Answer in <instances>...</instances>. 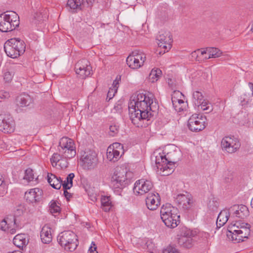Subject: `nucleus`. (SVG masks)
Masks as SVG:
<instances>
[{
    "label": "nucleus",
    "mask_w": 253,
    "mask_h": 253,
    "mask_svg": "<svg viewBox=\"0 0 253 253\" xmlns=\"http://www.w3.org/2000/svg\"><path fill=\"white\" fill-rule=\"evenodd\" d=\"M154 95L150 92L138 93L128 104L129 114L132 123L137 126H142V121H149L153 116L152 112L158 110V105L153 102Z\"/></svg>",
    "instance_id": "1"
},
{
    "label": "nucleus",
    "mask_w": 253,
    "mask_h": 253,
    "mask_svg": "<svg viewBox=\"0 0 253 253\" xmlns=\"http://www.w3.org/2000/svg\"><path fill=\"white\" fill-rule=\"evenodd\" d=\"M0 14V31L7 32L15 30L19 25V17L18 14L13 11Z\"/></svg>",
    "instance_id": "2"
},
{
    "label": "nucleus",
    "mask_w": 253,
    "mask_h": 253,
    "mask_svg": "<svg viewBox=\"0 0 253 253\" xmlns=\"http://www.w3.org/2000/svg\"><path fill=\"white\" fill-rule=\"evenodd\" d=\"M57 241L65 251L69 252L74 251L78 245L77 236L69 230L60 233L57 236Z\"/></svg>",
    "instance_id": "3"
},
{
    "label": "nucleus",
    "mask_w": 253,
    "mask_h": 253,
    "mask_svg": "<svg viewBox=\"0 0 253 253\" xmlns=\"http://www.w3.org/2000/svg\"><path fill=\"white\" fill-rule=\"evenodd\" d=\"M58 149L63 157L67 159H71L76 155V147L74 141L67 137H64L60 139Z\"/></svg>",
    "instance_id": "4"
},
{
    "label": "nucleus",
    "mask_w": 253,
    "mask_h": 253,
    "mask_svg": "<svg viewBox=\"0 0 253 253\" xmlns=\"http://www.w3.org/2000/svg\"><path fill=\"white\" fill-rule=\"evenodd\" d=\"M80 160L82 163V166L83 169L86 170L93 169L98 165L97 154L93 150L84 151L81 156Z\"/></svg>",
    "instance_id": "5"
},
{
    "label": "nucleus",
    "mask_w": 253,
    "mask_h": 253,
    "mask_svg": "<svg viewBox=\"0 0 253 253\" xmlns=\"http://www.w3.org/2000/svg\"><path fill=\"white\" fill-rule=\"evenodd\" d=\"M206 117L203 115L194 114L188 121V127L192 131H200L206 127Z\"/></svg>",
    "instance_id": "6"
},
{
    "label": "nucleus",
    "mask_w": 253,
    "mask_h": 253,
    "mask_svg": "<svg viewBox=\"0 0 253 253\" xmlns=\"http://www.w3.org/2000/svg\"><path fill=\"white\" fill-rule=\"evenodd\" d=\"M240 146L238 139L234 136H225L222 138L221 142L222 150L229 153H234L239 149Z\"/></svg>",
    "instance_id": "7"
},
{
    "label": "nucleus",
    "mask_w": 253,
    "mask_h": 253,
    "mask_svg": "<svg viewBox=\"0 0 253 253\" xmlns=\"http://www.w3.org/2000/svg\"><path fill=\"white\" fill-rule=\"evenodd\" d=\"M153 187V184L151 181L141 179L135 182L133 190L135 195H143L148 193Z\"/></svg>",
    "instance_id": "8"
},
{
    "label": "nucleus",
    "mask_w": 253,
    "mask_h": 253,
    "mask_svg": "<svg viewBox=\"0 0 253 253\" xmlns=\"http://www.w3.org/2000/svg\"><path fill=\"white\" fill-rule=\"evenodd\" d=\"M126 172L116 170L111 177V185L115 189H123L126 184Z\"/></svg>",
    "instance_id": "9"
},
{
    "label": "nucleus",
    "mask_w": 253,
    "mask_h": 253,
    "mask_svg": "<svg viewBox=\"0 0 253 253\" xmlns=\"http://www.w3.org/2000/svg\"><path fill=\"white\" fill-rule=\"evenodd\" d=\"M14 129V123L9 114H0V130L4 133H11Z\"/></svg>",
    "instance_id": "10"
},
{
    "label": "nucleus",
    "mask_w": 253,
    "mask_h": 253,
    "mask_svg": "<svg viewBox=\"0 0 253 253\" xmlns=\"http://www.w3.org/2000/svg\"><path fill=\"white\" fill-rule=\"evenodd\" d=\"M157 40L159 47H162L164 50V53L168 51L171 47L172 42V36L169 32H165L164 33L160 34L157 37Z\"/></svg>",
    "instance_id": "11"
},
{
    "label": "nucleus",
    "mask_w": 253,
    "mask_h": 253,
    "mask_svg": "<svg viewBox=\"0 0 253 253\" xmlns=\"http://www.w3.org/2000/svg\"><path fill=\"white\" fill-rule=\"evenodd\" d=\"M88 61L83 59L78 61L75 65L77 74L82 79H84L90 74L91 67L88 65Z\"/></svg>",
    "instance_id": "12"
},
{
    "label": "nucleus",
    "mask_w": 253,
    "mask_h": 253,
    "mask_svg": "<svg viewBox=\"0 0 253 253\" xmlns=\"http://www.w3.org/2000/svg\"><path fill=\"white\" fill-rule=\"evenodd\" d=\"M95 0H68L67 5L73 11H77L79 10H82L85 5L86 6H91Z\"/></svg>",
    "instance_id": "13"
},
{
    "label": "nucleus",
    "mask_w": 253,
    "mask_h": 253,
    "mask_svg": "<svg viewBox=\"0 0 253 253\" xmlns=\"http://www.w3.org/2000/svg\"><path fill=\"white\" fill-rule=\"evenodd\" d=\"M175 201L184 210H189L192 206L193 201L191 195L185 192V194H179L176 196Z\"/></svg>",
    "instance_id": "14"
},
{
    "label": "nucleus",
    "mask_w": 253,
    "mask_h": 253,
    "mask_svg": "<svg viewBox=\"0 0 253 253\" xmlns=\"http://www.w3.org/2000/svg\"><path fill=\"white\" fill-rule=\"evenodd\" d=\"M145 201L148 209L151 211H154L160 205L161 198L158 193H149Z\"/></svg>",
    "instance_id": "15"
},
{
    "label": "nucleus",
    "mask_w": 253,
    "mask_h": 253,
    "mask_svg": "<svg viewBox=\"0 0 253 253\" xmlns=\"http://www.w3.org/2000/svg\"><path fill=\"white\" fill-rule=\"evenodd\" d=\"M42 190L39 188H34L27 191L25 193V198L27 202L30 203H37L41 199Z\"/></svg>",
    "instance_id": "16"
},
{
    "label": "nucleus",
    "mask_w": 253,
    "mask_h": 253,
    "mask_svg": "<svg viewBox=\"0 0 253 253\" xmlns=\"http://www.w3.org/2000/svg\"><path fill=\"white\" fill-rule=\"evenodd\" d=\"M167 155H164V153H159L155 156V164L158 169L163 170V172L165 171L166 167H168V164L170 165V161L169 160V154Z\"/></svg>",
    "instance_id": "17"
},
{
    "label": "nucleus",
    "mask_w": 253,
    "mask_h": 253,
    "mask_svg": "<svg viewBox=\"0 0 253 253\" xmlns=\"http://www.w3.org/2000/svg\"><path fill=\"white\" fill-rule=\"evenodd\" d=\"M179 218L180 215H178V213H175V216L171 214L161 218L165 224L171 228H174L178 225L180 222Z\"/></svg>",
    "instance_id": "18"
},
{
    "label": "nucleus",
    "mask_w": 253,
    "mask_h": 253,
    "mask_svg": "<svg viewBox=\"0 0 253 253\" xmlns=\"http://www.w3.org/2000/svg\"><path fill=\"white\" fill-rule=\"evenodd\" d=\"M7 44H10L14 50L18 52L20 55L23 54L25 51V42L19 39H11L7 41Z\"/></svg>",
    "instance_id": "19"
},
{
    "label": "nucleus",
    "mask_w": 253,
    "mask_h": 253,
    "mask_svg": "<svg viewBox=\"0 0 253 253\" xmlns=\"http://www.w3.org/2000/svg\"><path fill=\"white\" fill-rule=\"evenodd\" d=\"M230 211H234L235 216L241 218H244L249 215L248 208L244 205H234L231 208Z\"/></svg>",
    "instance_id": "20"
},
{
    "label": "nucleus",
    "mask_w": 253,
    "mask_h": 253,
    "mask_svg": "<svg viewBox=\"0 0 253 253\" xmlns=\"http://www.w3.org/2000/svg\"><path fill=\"white\" fill-rule=\"evenodd\" d=\"M13 224L10 225L5 218L3 219L0 222V229L3 231L9 232L11 234H15L16 232L15 228L17 227L16 219L15 218H13Z\"/></svg>",
    "instance_id": "21"
},
{
    "label": "nucleus",
    "mask_w": 253,
    "mask_h": 253,
    "mask_svg": "<svg viewBox=\"0 0 253 253\" xmlns=\"http://www.w3.org/2000/svg\"><path fill=\"white\" fill-rule=\"evenodd\" d=\"M29 239L27 235L24 234H19L14 237L13 243L19 249H23L28 244Z\"/></svg>",
    "instance_id": "22"
},
{
    "label": "nucleus",
    "mask_w": 253,
    "mask_h": 253,
    "mask_svg": "<svg viewBox=\"0 0 253 253\" xmlns=\"http://www.w3.org/2000/svg\"><path fill=\"white\" fill-rule=\"evenodd\" d=\"M32 102V99L30 95L27 94H21L16 98V105L19 107H25L29 106Z\"/></svg>",
    "instance_id": "23"
},
{
    "label": "nucleus",
    "mask_w": 253,
    "mask_h": 253,
    "mask_svg": "<svg viewBox=\"0 0 253 253\" xmlns=\"http://www.w3.org/2000/svg\"><path fill=\"white\" fill-rule=\"evenodd\" d=\"M229 216L230 212L229 210H224L221 211L219 213L217 218V228H219L223 226L228 221Z\"/></svg>",
    "instance_id": "24"
},
{
    "label": "nucleus",
    "mask_w": 253,
    "mask_h": 253,
    "mask_svg": "<svg viewBox=\"0 0 253 253\" xmlns=\"http://www.w3.org/2000/svg\"><path fill=\"white\" fill-rule=\"evenodd\" d=\"M47 181L50 185L54 189H59L62 185L63 181L60 177L51 173L50 175L48 174Z\"/></svg>",
    "instance_id": "25"
},
{
    "label": "nucleus",
    "mask_w": 253,
    "mask_h": 253,
    "mask_svg": "<svg viewBox=\"0 0 253 253\" xmlns=\"http://www.w3.org/2000/svg\"><path fill=\"white\" fill-rule=\"evenodd\" d=\"M178 212V210L177 208L171 206V204L167 203L165 205H163L161 209V218L171 214L175 216V213Z\"/></svg>",
    "instance_id": "26"
},
{
    "label": "nucleus",
    "mask_w": 253,
    "mask_h": 253,
    "mask_svg": "<svg viewBox=\"0 0 253 253\" xmlns=\"http://www.w3.org/2000/svg\"><path fill=\"white\" fill-rule=\"evenodd\" d=\"M51 229L48 226H44L41 232V238L44 244H49L52 240Z\"/></svg>",
    "instance_id": "27"
},
{
    "label": "nucleus",
    "mask_w": 253,
    "mask_h": 253,
    "mask_svg": "<svg viewBox=\"0 0 253 253\" xmlns=\"http://www.w3.org/2000/svg\"><path fill=\"white\" fill-rule=\"evenodd\" d=\"M121 151L119 150L112 149L111 150H108L107 152V159L114 162L117 161L120 158Z\"/></svg>",
    "instance_id": "28"
},
{
    "label": "nucleus",
    "mask_w": 253,
    "mask_h": 253,
    "mask_svg": "<svg viewBox=\"0 0 253 253\" xmlns=\"http://www.w3.org/2000/svg\"><path fill=\"white\" fill-rule=\"evenodd\" d=\"M4 50L7 55L11 58H15L20 56L19 53L14 50L12 46L10 45V44H7V42L4 45Z\"/></svg>",
    "instance_id": "29"
},
{
    "label": "nucleus",
    "mask_w": 253,
    "mask_h": 253,
    "mask_svg": "<svg viewBox=\"0 0 253 253\" xmlns=\"http://www.w3.org/2000/svg\"><path fill=\"white\" fill-rule=\"evenodd\" d=\"M178 244L181 247L185 248H190L193 245L192 238H187V237H180L178 239Z\"/></svg>",
    "instance_id": "30"
},
{
    "label": "nucleus",
    "mask_w": 253,
    "mask_h": 253,
    "mask_svg": "<svg viewBox=\"0 0 253 253\" xmlns=\"http://www.w3.org/2000/svg\"><path fill=\"white\" fill-rule=\"evenodd\" d=\"M208 53L209 56L204 57L205 59L220 57L222 54V52L217 48L208 47Z\"/></svg>",
    "instance_id": "31"
},
{
    "label": "nucleus",
    "mask_w": 253,
    "mask_h": 253,
    "mask_svg": "<svg viewBox=\"0 0 253 253\" xmlns=\"http://www.w3.org/2000/svg\"><path fill=\"white\" fill-rule=\"evenodd\" d=\"M239 228L236 226L235 224L231 223L228 226L227 232V236L229 240L234 239V237L238 233Z\"/></svg>",
    "instance_id": "32"
},
{
    "label": "nucleus",
    "mask_w": 253,
    "mask_h": 253,
    "mask_svg": "<svg viewBox=\"0 0 253 253\" xmlns=\"http://www.w3.org/2000/svg\"><path fill=\"white\" fill-rule=\"evenodd\" d=\"M162 74V71L160 69H153L149 74V80L151 82L154 83L157 81L158 79L161 77Z\"/></svg>",
    "instance_id": "33"
},
{
    "label": "nucleus",
    "mask_w": 253,
    "mask_h": 253,
    "mask_svg": "<svg viewBox=\"0 0 253 253\" xmlns=\"http://www.w3.org/2000/svg\"><path fill=\"white\" fill-rule=\"evenodd\" d=\"M101 206L103 210L105 212L109 211L112 208V203L109 197H103L101 198Z\"/></svg>",
    "instance_id": "34"
},
{
    "label": "nucleus",
    "mask_w": 253,
    "mask_h": 253,
    "mask_svg": "<svg viewBox=\"0 0 253 253\" xmlns=\"http://www.w3.org/2000/svg\"><path fill=\"white\" fill-rule=\"evenodd\" d=\"M204 97L201 92L196 91L193 93V101L195 105L199 107V105L204 102Z\"/></svg>",
    "instance_id": "35"
},
{
    "label": "nucleus",
    "mask_w": 253,
    "mask_h": 253,
    "mask_svg": "<svg viewBox=\"0 0 253 253\" xmlns=\"http://www.w3.org/2000/svg\"><path fill=\"white\" fill-rule=\"evenodd\" d=\"M75 177L73 173H71L68 175L66 180L63 181L62 186L63 189H70L73 186V179Z\"/></svg>",
    "instance_id": "36"
},
{
    "label": "nucleus",
    "mask_w": 253,
    "mask_h": 253,
    "mask_svg": "<svg viewBox=\"0 0 253 253\" xmlns=\"http://www.w3.org/2000/svg\"><path fill=\"white\" fill-rule=\"evenodd\" d=\"M49 210L51 213L54 215V214L59 213L60 212L61 208L55 201L52 200L50 203Z\"/></svg>",
    "instance_id": "37"
},
{
    "label": "nucleus",
    "mask_w": 253,
    "mask_h": 253,
    "mask_svg": "<svg viewBox=\"0 0 253 253\" xmlns=\"http://www.w3.org/2000/svg\"><path fill=\"white\" fill-rule=\"evenodd\" d=\"M248 235H245V233L238 230V233L234 237V239H232L231 240L234 241L235 243H240L244 241V238H248Z\"/></svg>",
    "instance_id": "38"
},
{
    "label": "nucleus",
    "mask_w": 253,
    "mask_h": 253,
    "mask_svg": "<svg viewBox=\"0 0 253 253\" xmlns=\"http://www.w3.org/2000/svg\"><path fill=\"white\" fill-rule=\"evenodd\" d=\"M173 106L176 111L180 112L185 108L186 103L182 99H180V100L177 101V103Z\"/></svg>",
    "instance_id": "39"
},
{
    "label": "nucleus",
    "mask_w": 253,
    "mask_h": 253,
    "mask_svg": "<svg viewBox=\"0 0 253 253\" xmlns=\"http://www.w3.org/2000/svg\"><path fill=\"white\" fill-rule=\"evenodd\" d=\"M35 178L33 169H28L25 171V175L24 179L27 180L28 182L33 181Z\"/></svg>",
    "instance_id": "40"
},
{
    "label": "nucleus",
    "mask_w": 253,
    "mask_h": 253,
    "mask_svg": "<svg viewBox=\"0 0 253 253\" xmlns=\"http://www.w3.org/2000/svg\"><path fill=\"white\" fill-rule=\"evenodd\" d=\"M62 157H63L62 155H61V154L58 153H54L50 158V162L52 166H54V164H55V165H56L57 163L63 161L62 160Z\"/></svg>",
    "instance_id": "41"
},
{
    "label": "nucleus",
    "mask_w": 253,
    "mask_h": 253,
    "mask_svg": "<svg viewBox=\"0 0 253 253\" xmlns=\"http://www.w3.org/2000/svg\"><path fill=\"white\" fill-rule=\"evenodd\" d=\"M119 126L117 124H113L110 126L109 134L111 136H114L119 131Z\"/></svg>",
    "instance_id": "42"
},
{
    "label": "nucleus",
    "mask_w": 253,
    "mask_h": 253,
    "mask_svg": "<svg viewBox=\"0 0 253 253\" xmlns=\"http://www.w3.org/2000/svg\"><path fill=\"white\" fill-rule=\"evenodd\" d=\"M181 96H184L182 93L179 91H174L171 97V101L173 106L175 104L177 101L181 99Z\"/></svg>",
    "instance_id": "43"
},
{
    "label": "nucleus",
    "mask_w": 253,
    "mask_h": 253,
    "mask_svg": "<svg viewBox=\"0 0 253 253\" xmlns=\"http://www.w3.org/2000/svg\"><path fill=\"white\" fill-rule=\"evenodd\" d=\"M199 107H200V109L203 110L207 111L206 113L210 112L212 110V106L211 104L206 101L205 100H204V102L201 103L199 105Z\"/></svg>",
    "instance_id": "44"
},
{
    "label": "nucleus",
    "mask_w": 253,
    "mask_h": 253,
    "mask_svg": "<svg viewBox=\"0 0 253 253\" xmlns=\"http://www.w3.org/2000/svg\"><path fill=\"white\" fill-rule=\"evenodd\" d=\"M163 253H180L174 245H169L165 249Z\"/></svg>",
    "instance_id": "45"
},
{
    "label": "nucleus",
    "mask_w": 253,
    "mask_h": 253,
    "mask_svg": "<svg viewBox=\"0 0 253 253\" xmlns=\"http://www.w3.org/2000/svg\"><path fill=\"white\" fill-rule=\"evenodd\" d=\"M118 87L113 86V87H110L108 90L107 93V98H109V100L112 99L115 95V94L117 91Z\"/></svg>",
    "instance_id": "46"
},
{
    "label": "nucleus",
    "mask_w": 253,
    "mask_h": 253,
    "mask_svg": "<svg viewBox=\"0 0 253 253\" xmlns=\"http://www.w3.org/2000/svg\"><path fill=\"white\" fill-rule=\"evenodd\" d=\"M112 147L109 146L108 148V150H111L112 149H115L119 150L120 151L124 153L123 146L122 144L119 143H114L112 144Z\"/></svg>",
    "instance_id": "47"
},
{
    "label": "nucleus",
    "mask_w": 253,
    "mask_h": 253,
    "mask_svg": "<svg viewBox=\"0 0 253 253\" xmlns=\"http://www.w3.org/2000/svg\"><path fill=\"white\" fill-rule=\"evenodd\" d=\"M200 52V49H198L195 51H193L191 53V56L192 57L194 58L196 61H202V60L204 59V58H202L200 56L199 53Z\"/></svg>",
    "instance_id": "48"
},
{
    "label": "nucleus",
    "mask_w": 253,
    "mask_h": 253,
    "mask_svg": "<svg viewBox=\"0 0 253 253\" xmlns=\"http://www.w3.org/2000/svg\"><path fill=\"white\" fill-rule=\"evenodd\" d=\"M194 236V234L190 230L186 229L182 232L180 237H187V238H192Z\"/></svg>",
    "instance_id": "49"
},
{
    "label": "nucleus",
    "mask_w": 253,
    "mask_h": 253,
    "mask_svg": "<svg viewBox=\"0 0 253 253\" xmlns=\"http://www.w3.org/2000/svg\"><path fill=\"white\" fill-rule=\"evenodd\" d=\"M142 56L138 55L137 57H135L133 60V64H135L134 67H131L132 69H137L141 67V63H140L139 58H141Z\"/></svg>",
    "instance_id": "50"
},
{
    "label": "nucleus",
    "mask_w": 253,
    "mask_h": 253,
    "mask_svg": "<svg viewBox=\"0 0 253 253\" xmlns=\"http://www.w3.org/2000/svg\"><path fill=\"white\" fill-rule=\"evenodd\" d=\"M135 58V56L133 55H129L126 60V63L127 65L131 68V67H134L135 64H133V60H134L133 58Z\"/></svg>",
    "instance_id": "51"
},
{
    "label": "nucleus",
    "mask_w": 253,
    "mask_h": 253,
    "mask_svg": "<svg viewBox=\"0 0 253 253\" xmlns=\"http://www.w3.org/2000/svg\"><path fill=\"white\" fill-rule=\"evenodd\" d=\"M245 225H246V226H245V227L243 228L242 229H240L239 230L241 231V232L245 233V235H249L250 234L251 231V225L249 224H245Z\"/></svg>",
    "instance_id": "52"
},
{
    "label": "nucleus",
    "mask_w": 253,
    "mask_h": 253,
    "mask_svg": "<svg viewBox=\"0 0 253 253\" xmlns=\"http://www.w3.org/2000/svg\"><path fill=\"white\" fill-rule=\"evenodd\" d=\"M12 78H13V75H12V73H11L10 72H6L4 74L3 79H4V80L6 82H10L12 80Z\"/></svg>",
    "instance_id": "53"
},
{
    "label": "nucleus",
    "mask_w": 253,
    "mask_h": 253,
    "mask_svg": "<svg viewBox=\"0 0 253 253\" xmlns=\"http://www.w3.org/2000/svg\"><path fill=\"white\" fill-rule=\"evenodd\" d=\"M97 252V246L94 242H92L90 247H89L87 253H91L92 252Z\"/></svg>",
    "instance_id": "54"
},
{
    "label": "nucleus",
    "mask_w": 253,
    "mask_h": 253,
    "mask_svg": "<svg viewBox=\"0 0 253 253\" xmlns=\"http://www.w3.org/2000/svg\"><path fill=\"white\" fill-rule=\"evenodd\" d=\"M9 96V92L3 90L0 91V97L1 98H8Z\"/></svg>",
    "instance_id": "55"
},
{
    "label": "nucleus",
    "mask_w": 253,
    "mask_h": 253,
    "mask_svg": "<svg viewBox=\"0 0 253 253\" xmlns=\"http://www.w3.org/2000/svg\"><path fill=\"white\" fill-rule=\"evenodd\" d=\"M68 189H64V195L68 200L72 196V194L67 191Z\"/></svg>",
    "instance_id": "56"
},
{
    "label": "nucleus",
    "mask_w": 253,
    "mask_h": 253,
    "mask_svg": "<svg viewBox=\"0 0 253 253\" xmlns=\"http://www.w3.org/2000/svg\"><path fill=\"white\" fill-rule=\"evenodd\" d=\"M175 160V159H173V161H170L171 162L170 163V165L168 164V167H166L165 171L169 169V172L170 173H171V172L173 171V170H172L173 168L172 167H171V166H172V164H174L175 163V162H174Z\"/></svg>",
    "instance_id": "57"
},
{
    "label": "nucleus",
    "mask_w": 253,
    "mask_h": 253,
    "mask_svg": "<svg viewBox=\"0 0 253 253\" xmlns=\"http://www.w3.org/2000/svg\"><path fill=\"white\" fill-rule=\"evenodd\" d=\"M214 204V202L213 201H212V202H211V201L210 202V203L209 204V208L212 211H214L215 210H216L217 208V205L216 204L215 205V206H213L212 207V205Z\"/></svg>",
    "instance_id": "58"
},
{
    "label": "nucleus",
    "mask_w": 253,
    "mask_h": 253,
    "mask_svg": "<svg viewBox=\"0 0 253 253\" xmlns=\"http://www.w3.org/2000/svg\"><path fill=\"white\" fill-rule=\"evenodd\" d=\"M0 187H2L3 189L5 187V184L4 183V179L2 175L0 174Z\"/></svg>",
    "instance_id": "59"
},
{
    "label": "nucleus",
    "mask_w": 253,
    "mask_h": 253,
    "mask_svg": "<svg viewBox=\"0 0 253 253\" xmlns=\"http://www.w3.org/2000/svg\"><path fill=\"white\" fill-rule=\"evenodd\" d=\"M140 55H142V58H139V61H140V63H141V66L145 61L146 57H145L144 54H143V53H141V54H140Z\"/></svg>",
    "instance_id": "60"
},
{
    "label": "nucleus",
    "mask_w": 253,
    "mask_h": 253,
    "mask_svg": "<svg viewBox=\"0 0 253 253\" xmlns=\"http://www.w3.org/2000/svg\"><path fill=\"white\" fill-rule=\"evenodd\" d=\"M140 54H141V53H139V51L135 50V51H133L132 52V53L131 54H130L129 55H133L135 57H137L138 55L141 56Z\"/></svg>",
    "instance_id": "61"
},
{
    "label": "nucleus",
    "mask_w": 253,
    "mask_h": 253,
    "mask_svg": "<svg viewBox=\"0 0 253 253\" xmlns=\"http://www.w3.org/2000/svg\"><path fill=\"white\" fill-rule=\"evenodd\" d=\"M206 53H208V47L205 50H200V52L199 53L200 56L201 57V56H203L205 54H206Z\"/></svg>",
    "instance_id": "62"
},
{
    "label": "nucleus",
    "mask_w": 253,
    "mask_h": 253,
    "mask_svg": "<svg viewBox=\"0 0 253 253\" xmlns=\"http://www.w3.org/2000/svg\"><path fill=\"white\" fill-rule=\"evenodd\" d=\"M245 224H248V223H245V222H241L240 225L239 227V229H242L243 228L245 227V226H246V225H244Z\"/></svg>",
    "instance_id": "63"
},
{
    "label": "nucleus",
    "mask_w": 253,
    "mask_h": 253,
    "mask_svg": "<svg viewBox=\"0 0 253 253\" xmlns=\"http://www.w3.org/2000/svg\"><path fill=\"white\" fill-rule=\"evenodd\" d=\"M119 84V81H117V80H115L113 82V84H112L113 85V86H116V87H118L117 85V84Z\"/></svg>",
    "instance_id": "64"
}]
</instances>
